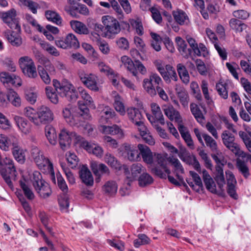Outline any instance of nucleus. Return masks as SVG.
Here are the masks:
<instances>
[{
	"mask_svg": "<svg viewBox=\"0 0 251 251\" xmlns=\"http://www.w3.org/2000/svg\"><path fill=\"white\" fill-rule=\"evenodd\" d=\"M53 85L56 91L71 102L75 101L77 99V93L75 87L68 82H63L61 84L56 79H53Z\"/></svg>",
	"mask_w": 251,
	"mask_h": 251,
	"instance_id": "obj_1",
	"label": "nucleus"
},
{
	"mask_svg": "<svg viewBox=\"0 0 251 251\" xmlns=\"http://www.w3.org/2000/svg\"><path fill=\"white\" fill-rule=\"evenodd\" d=\"M101 21L104 26L103 37L110 39L120 32V25L115 18L109 15H106L102 17Z\"/></svg>",
	"mask_w": 251,
	"mask_h": 251,
	"instance_id": "obj_2",
	"label": "nucleus"
},
{
	"mask_svg": "<svg viewBox=\"0 0 251 251\" xmlns=\"http://www.w3.org/2000/svg\"><path fill=\"white\" fill-rule=\"evenodd\" d=\"M0 166L1 167L6 166L7 168L1 167L0 168V173L8 186L12 188V183L11 178H15L16 176L17 172L14 165L13 161L9 157H5L1 158L0 161Z\"/></svg>",
	"mask_w": 251,
	"mask_h": 251,
	"instance_id": "obj_3",
	"label": "nucleus"
},
{
	"mask_svg": "<svg viewBox=\"0 0 251 251\" xmlns=\"http://www.w3.org/2000/svg\"><path fill=\"white\" fill-rule=\"evenodd\" d=\"M19 65L25 77L32 79L38 77L35 64L30 57L25 56L20 57L19 59Z\"/></svg>",
	"mask_w": 251,
	"mask_h": 251,
	"instance_id": "obj_4",
	"label": "nucleus"
},
{
	"mask_svg": "<svg viewBox=\"0 0 251 251\" xmlns=\"http://www.w3.org/2000/svg\"><path fill=\"white\" fill-rule=\"evenodd\" d=\"M163 81L161 78L156 73H151L149 78H145L143 86L145 91L151 97L156 95L155 90L157 87L162 86Z\"/></svg>",
	"mask_w": 251,
	"mask_h": 251,
	"instance_id": "obj_5",
	"label": "nucleus"
},
{
	"mask_svg": "<svg viewBox=\"0 0 251 251\" xmlns=\"http://www.w3.org/2000/svg\"><path fill=\"white\" fill-rule=\"evenodd\" d=\"M0 17L10 28L18 32L21 31L19 19L17 17V12L15 9L12 8L7 11L0 12Z\"/></svg>",
	"mask_w": 251,
	"mask_h": 251,
	"instance_id": "obj_6",
	"label": "nucleus"
},
{
	"mask_svg": "<svg viewBox=\"0 0 251 251\" xmlns=\"http://www.w3.org/2000/svg\"><path fill=\"white\" fill-rule=\"evenodd\" d=\"M72 141L75 145L78 142L77 133L75 132H69L66 129H62L59 134V144L60 148L63 151L68 150Z\"/></svg>",
	"mask_w": 251,
	"mask_h": 251,
	"instance_id": "obj_7",
	"label": "nucleus"
},
{
	"mask_svg": "<svg viewBox=\"0 0 251 251\" xmlns=\"http://www.w3.org/2000/svg\"><path fill=\"white\" fill-rule=\"evenodd\" d=\"M80 95L84 102H81L79 101V121L82 119L88 121L90 119L91 117L89 113V109L85 105H90L94 108H95V106L92 104V98L85 91H81Z\"/></svg>",
	"mask_w": 251,
	"mask_h": 251,
	"instance_id": "obj_8",
	"label": "nucleus"
},
{
	"mask_svg": "<svg viewBox=\"0 0 251 251\" xmlns=\"http://www.w3.org/2000/svg\"><path fill=\"white\" fill-rule=\"evenodd\" d=\"M121 59L125 67L133 76H137V70L142 75H145L147 73L146 68L139 60H135L133 62L130 58L126 55L122 56Z\"/></svg>",
	"mask_w": 251,
	"mask_h": 251,
	"instance_id": "obj_9",
	"label": "nucleus"
},
{
	"mask_svg": "<svg viewBox=\"0 0 251 251\" xmlns=\"http://www.w3.org/2000/svg\"><path fill=\"white\" fill-rule=\"evenodd\" d=\"M221 137L224 145L236 156H238L243 151L241 150L240 146L235 142L234 136L228 131H224L221 135Z\"/></svg>",
	"mask_w": 251,
	"mask_h": 251,
	"instance_id": "obj_10",
	"label": "nucleus"
},
{
	"mask_svg": "<svg viewBox=\"0 0 251 251\" xmlns=\"http://www.w3.org/2000/svg\"><path fill=\"white\" fill-rule=\"evenodd\" d=\"M35 126H40L50 123L53 120V114L47 106L42 105L37 110Z\"/></svg>",
	"mask_w": 251,
	"mask_h": 251,
	"instance_id": "obj_11",
	"label": "nucleus"
},
{
	"mask_svg": "<svg viewBox=\"0 0 251 251\" xmlns=\"http://www.w3.org/2000/svg\"><path fill=\"white\" fill-rule=\"evenodd\" d=\"M79 78L82 83L89 89L95 92L99 91L100 87L97 82L98 76L95 74L82 72Z\"/></svg>",
	"mask_w": 251,
	"mask_h": 251,
	"instance_id": "obj_12",
	"label": "nucleus"
},
{
	"mask_svg": "<svg viewBox=\"0 0 251 251\" xmlns=\"http://www.w3.org/2000/svg\"><path fill=\"white\" fill-rule=\"evenodd\" d=\"M31 155L34 162L40 169H44L46 167L48 168L50 164L52 163L49 158L44 156L43 152L37 148L32 149Z\"/></svg>",
	"mask_w": 251,
	"mask_h": 251,
	"instance_id": "obj_13",
	"label": "nucleus"
},
{
	"mask_svg": "<svg viewBox=\"0 0 251 251\" xmlns=\"http://www.w3.org/2000/svg\"><path fill=\"white\" fill-rule=\"evenodd\" d=\"M122 155L130 161H138L141 159L140 153L137 148L131 144L125 143L123 145Z\"/></svg>",
	"mask_w": 251,
	"mask_h": 251,
	"instance_id": "obj_14",
	"label": "nucleus"
},
{
	"mask_svg": "<svg viewBox=\"0 0 251 251\" xmlns=\"http://www.w3.org/2000/svg\"><path fill=\"white\" fill-rule=\"evenodd\" d=\"M77 43V37L73 33H69L64 39L56 40L55 42L57 47L63 49L77 48L78 47Z\"/></svg>",
	"mask_w": 251,
	"mask_h": 251,
	"instance_id": "obj_15",
	"label": "nucleus"
},
{
	"mask_svg": "<svg viewBox=\"0 0 251 251\" xmlns=\"http://www.w3.org/2000/svg\"><path fill=\"white\" fill-rule=\"evenodd\" d=\"M63 114L66 122L71 126L77 128L78 127V108L77 107L66 108L63 110Z\"/></svg>",
	"mask_w": 251,
	"mask_h": 251,
	"instance_id": "obj_16",
	"label": "nucleus"
},
{
	"mask_svg": "<svg viewBox=\"0 0 251 251\" xmlns=\"http://www.w3.org/2000/svg\"><path fill=\"white\" fill-rule=\"evenodd\" d=\"M18 142V138L13 135L7 136L4 134H0V148L2 150L8 151L11 146L14 148Z\"/></svg>",
	"mask_w": 251,
	"mask_h": 251,
	"instance_id": "obj_17",
	"label": "nucleus"
},
{
	"mask_svg": "<svg viewBox=\"0 0 251 251\" xmlns=\"http://www.w3.org/2000/svg\"><path fill=\"white\" fill-rule=\"evenodd\" d=\"M39 196L42 199L49 198L52 193L51 188L48 182L43 181L34 187Z\"/></svg>",
	"mask_w": 251,
	"mask_h": 251,
	"instance_id": "obj_18",
	"label": "nucleus"
},
{
	"mask_svg": "<svg viewBox=\"0 0 251 251\" xmlns=\"http://www.w3.org/2000/svg\"><path fill=\"white\" fill-rule=\"evenodd\" d=\"M175 91L183 107L184 108L188 107L189 97L186 89L181 85L176 84L175 86Z\"/></svg>",
	"mask_w": 251,
	"mask_h": 251,
	"instance_id": "obj_19",
	"label": "nucleus"
},
{
	"mask_svg": "<svg viewBox=\"0 0 251 251\" xmlns=\"http://www.w3.org/2000/svg\"><path fill=\"white\" fill-rule=\"evenodd\" d=\"M224 164H221L216 167V174L214 179L218 185V188L221 193L224 192V186L226 184L225 179L224 171L223 167Z\"/></svg>",
	"mask_w": 251,
	"mask_h": 251,
	"instance_id": "obj_20",
	"label": "nucleus"
},
{
	"mask_svg": "<svg viewBox=\"0 0 251 251\" xmlns=\"http://www.w3.org/2000/svg\"><path fill=\"white\" fill-rule=\"evenodd\" d=\"M91 168L94 174L98 177L96 178L97 182H99L101 175H109L110 171L108 168L104 164L101 163L97 165L96 163H93L91 164Z\"/></svg>",
	"mask_w": 251,
	"mask_h": 251,
	"instance_id": "obj_21",
	"label": "nucleus"
},
{
	"mask_svg": "<svg viewBox=\"0 0 251 251\" xmlns=\"http://www.w3.org/2000/svg\"><path fill=\"white\" fill-rule=\"evenodd\" d=\"M140 151L144 161L148 164L151 165L153 163V158L152 152L150 148L146 145L139 144L137 147Z\"/></svg>",
	"mask_w": 251,
	"mask_h": 251,
	"instance_id": "obj_22",
	"label": "nucleus"
},
{
	"mask_svg": "<svg viewBox=\"0 0 251 251\" xmlns=\"http://www.w3.org/2000/svg\"><path fill=\"white\" fill-rule=\"evenodd\" d=\"M202 177L206 189L212 193H217L216 184L208 172L204 169L202 170Z\"/></svg>",
	"mask_w": 251,
	"mask_h": 251,
	"instance_id": "obj_23",
	"label": "nucleus"
},
{
	"mask_svg": "<svg viewBox=\"0 0 251 251\" xmlns=\"http://www.w3.org/2000/svg\"><path fill=\"white\" fill-rule=\"evenodd\" d=\"M202 177L206 189L212 193H217L216 184L208 172L204 169L202 170Z\"/></svg>",
	"mask_w": 251,
	"mask_h": 251,
	"instance_id": "obj_24",
	"label": "nucleus"
},
{
	"mask_svg": "<svg viewBox=\"0 0 251 251\" xmlns=\"http://www.w3.org/2000/svg\"><path fill=\"white\" fill-rule=\"evenodd\" d=\"M176 42L177 44V49L180 54L185 58H188L192 53V50L187 48V45L186 42L180 37L176 38Z\"/></svg>",
	"mask_w": 251,
	"mask_h": 251,
	"instance_id": "obj_25",
	"label": "nucleus"
},
{
	"mask_svg": "<svg viewBox=\"0 0 251 251\" xmlns=\"http://www.w3.org/2000/svg\"><path fill=\"white\" fill-rule=\"evenodd\" d=\"M99 130L105 134L112 135L119 134L121 136L123 135L122 129L117 125H113L112 126L100 125L99 126Z\"/></svg>",
	"mask_w": 251,
	"mask_h": 251,
	"instance_id": "obj_26",
	"label": "nucleus"
},
{
	"mask_svg": "<svg viewBox=\"0 0 251 251\" xmlns=\"http://www.w3.org/2000/svg\"><path fill=\"white\" fill-rule=\"evenodd\" d=\"M80 178L87 186H91L94 183V179L91 172L85 165L81 168Z\"/></svg>",
	"mask_w": 251,
	"mask_h": 251,
	"instance_id": "obj_27",
	"label": "nucleus"
},
{
	"mask_svg": "<svg viewBox=\"0 0 251 251\" xmlns=\"http://www.w3.org/2000/svg\"><path fill=\"white\" fill-rule=\"evenodd\" d=\"M1 81L3 83H11L13 85L21 86V81L19 76L10 75L8 73L2 72L0 74Z\"/></svg>",
	"mask_w": 251,
	"mask_h": 251,
	"instance_id": "obj_28",
	"label": "nucleus"
},
{
	"mask_svg": "<svg viewBox=\"0 0 251 251\" xmlns=\"http://www.w3.org/2000/svg\"><path fill=\"white\" fill-rule=\"evenodd\" d=\"M168 162L174 167V171L176 176L180 181H182L183 178L179 174H184V170L179 160L174 156H170L168 159Z\"/></svg>",
	"mask_w": 251,
	"mask_h": 251,
	"instance_id": "obj_29",
	"label": "nucleus"
},
{
	"mask_svg": "<svg viewBox=\"0 0 251 251\" xmlns=\"http://www.w3.org/2000/svg\"><path fill=\"white\" fill-rule=\"evenodd\" d=\"M165 114L171 120L178 122L180 119L179 113L171 104L164 105L163 107Z\"/></svg>",
	"mask_w": 251,
	"mask_h": 251,
	"instance_id": "obj_30",
	"label": "nucleus"
},
{
	"mask_svg": "<svg viewBox=\"0 0 251 251\" xmlns=\"http://www.w3.org/2000/svg\"><path fill=\"white\" fill-rule=\"evenodd\" d=\"M126 113L129 120L136 124L143 119V116L140 110L136 108L130 107L126 110Z\"/></svg>",
	"mask_w": 251,
	"mask_h": 251,
	"instance_id": "obj_31",
	"label": "nucleus"
},
{
	"mask_svg": "<svg viewBox=\"0 0 251 251\" xmlns=\"http://www.w3.org/2000/svg\"><path fill=\"white\" fill-rule=\"evenodd\" d=\"M131 176L129 177L127 176V184L130 185V182L135 179L141 173H144L145 168L140 163L133 164L131 165L130 168Z\"/></svg>",
	"mask_w": 251,
	"mask_h": 251,
	"instance_id": "obj_32",
	"label": "nucleus"
},
{
	"mask_svg": "<svg viewBox=\"0 0 251 251\" xmlns=\"http://www.w3.org/2000/svg\"><path fill=\"white\" fill-rule=\"evenodd\" d=\"M14 119L17 126L23 133L26 134L29 132L30 125L25 119L18 116H15Z\"/></svg>",
	"mask_w": 251,
	"mask_h": 251,
	"instance_id": "obj_33",
	"label": "nucleus"
},
{
	"mask_svg": "<svg viewBox=\"0 0 251 251\" xmlns=\"http://www.w3.org/2000/svg\"><path fill=\"white\" fill-rule=\"evenodd\" d=\"M20 31H12L7 33L6 38L10 44L16 47H19L22 44V39L19 34Z\"/></svg>",
	"mask_w": 251,
	"mask_h": 251,
	"instance_id": "obj_34",
	"label": "nucleus"
},
{
	"mask_svg": "<svg viewBox=\"0 0 251 251\" xmlns=\"http://www.w3.org/2000/svg\"><path fill=\"white\" fill-rule=\"evenodd\" d=\"M168 159V157H167V154H154V159L157 162L158 165L164 169L166 174L170 175L171 171L167 167Z\"/></svg>",
	"mask_w": 251,
	"mask_h": 251,
	"instance_id": "obj_35",
	"label": "nucleus"
},
{
	"mask_svg": "<svg viewBox=\"0 0 251 251\" xmlns=\"http://www.w3.org/2000/svg\"><path fill=\"white\" fill-rule=\"evenodd\" d=\"M176 69L182 81L185 84H188L190 81V76L186 66L182 63H179L176 66Z\"/></svg>",
	"mask_w": 251,
	"mask_h": 251,
	"instance_id": "obj_36",
	"label": "nucleus"
},
{
	"mask_svg": "<svg viewBox=\"0 0 251 251\" xmlns=\"http://www.w3.org/2000/svg\"><path fill=\"white\" fill-rule=\"evenodd\" d=\"M152 114L154 118L159 121V123L164 125L165 123L164 116L159 106L155 103H152L151 105Z\"/></svg>",
	"mask_w": 251,
	"mask_h": 251,
	"instance_id": "obj_37",
	"label": "nucleus"
},
{
	"mask_svg": "<svg viewBox=\"0 0 251 251\" xmlns=\"http://www.w3.org/2000/svg\"><path fill=\"white\" fill-rule=\"evenodd\" d=\"M175 21L180 25H187L189 20L187 14L182 10H177L173 12Z\"/></svg>",
	"mask_w": 251,
	"mask_h": 251,
	"instance_id": "obj_38",
	"label": "nucleus"
},
{
	"mask_svg": "<svg viewBox=\"0 0 251 251\" xmlns=\"http://www.w3.org/2000/svg\"><path fill=\"white\" fill-rule=\"evenodd\" d=\"M45 133L50 144L55 145L57 143V135L55 129L50 125L47 126L45 127Z\"/></svg>",
	"mask_w": 251,
	"mask_h": 251,
	"instance_id": "obj_39",
	"label": "nucleus"
},
{
	"mask_svg": "<svg viewBox=\"0 0 251 251\" xmlns=\"http://www.w3.org/2000/svg\"><path fill=\"white\" fill-rule=\"evenodd\" d=\"M12 153L15 159L19 163L23 164L25 160V151L19 146V142L17 145L12 148Z\"/></svg>",
	"mask_w": 251,
	"mask_h": 251,
	"instance_id": "obj_40",
	"label": "nucleus"
},
{
	"mask_svg": "<svg viewBox=\"0 0 251 251\" xmlns=\"http://www.w3.org/2000/svg\"><path fill=\"white\" fill-rule=\"evenodd\" d=\"M47 19L58 25H62V19L59 14L55 11L47 10L45 12Z\"/></svg>",
	"mask_w": 251,
	"mask_h": 251,
	"instance_id": "obj_41",
	"label": "nucleus"
},
{
	"mask_svg": "<svg viewBox=\"0 0 251 251\" xmlns=\"http://www.w3.org/2000/svg\"><path fill=\"white\" fill-rule=\"evenodd\" d=\"M190 110L197 121L200 124L204 121V118L198 105L192 103L190 104Z\"/></svg>",
	"mask_w": 251,
	"mask_h": 251,
	"instance_id": "obj_42",
	"label": "nucleus"
},
{
	"mask_svg": "<svg viewBox=\"0 0 251 251\" xmlns=\"http://www.w3.org/2000/svg\"><path fill=\"white\" fill-rule=\"evenodd\" d=\"M97 65L100 71L109 77H114L116 75V73L109 66L106 65L103 62H97Z\"/></svg>",
	"mask_w": 251,
	"mask_h": 251,
	"instance_id": "obj_43",
	"label": "nucleus"
},
{
	"mask_svg": "<svg viewBox=\"0 0 251 251\" xmlns=\"http://www.w3.org/2000/svg\"><path fill=\"white\" fill-rule=\"evenodd\" d=\"M118 186L115 181H108L103 186V190L104 192L109 195H113L116 193Z\"/></svg>",
	"mask_w": 251,
	"mask_h": 251,
	"instance_id": "obj_44",
	"label": "nucleus"
},
{
	"mask_svg": "<svg viewBox=\"0 0 251 251\" xmlns=\"http://www.w3.org/2000/svg\"><path fill=\"white\" fill-rule=\"evenodd\" d=\"M230 27L236 32H242L247 28V25L240 20L233 18L229 21Z\"/></svg>",
	"mask_w": 251,
	"mask_h": 251,
	"instance_id": "obj_45",
	"label": "nucleus"
},
{
	"mask_svg": "<svg viewBox=\"0 0 251 251\" xmlns=\"http://www.w3.org/2000/svg\"><path fill=\"white\" fill-rule=\"evenodd\" d=\"M8 100L16 107H19L21 104V100L19 95L12 89L8 91Z\"/></svg>",
	"mask_w": 251,
	"mask_h": 251,
	"instance_id": "obj_46",
	"label": "nucleus"
},
{
	"mask_svg": "<svg viewBox=\"0 0 251 251\" xmlns=\"http://www.w3.org/2000/svg\"><path fill=\"white\" fill-rule=\"evenodd\" d=\"M121 97L117 94L114 96V106L115 110L120 113L122 116H124L126 114L125 107L124 103L122 101Z\"/></svg>",
	"mask_w": 251,
	"mask_h": 251,
	"instance_id": "obj_47",
	"label": "nucleus"
},
{
	"mask_svg": "<svg viewBox=\"0 0 251 251\" xmlns=\"http://www.w3.org/2000/svg\"><path fill=\"white\" fill-rule=\"evenodd\" d=\"M236 167L245 178H248L249 176L250 175L249 169L244 161L237 159L236 160Z\"/></svg>",
	"mask_w": 251,
	"mask_h": 251,
	"instance_id": "obj_48",
	"label": "nucleus"
},
{
	"mask_svg": "<svg viewBox=\"0 0 251 251\" xmlns=\"http://www.w3.org/2000/svg\"><path fill=\"white\" fill-rule=\"evenodd\" d=\"M104 160L106 163H107L111 167L115 169L120 170L121 168V164L117 160V159L109 153H106Z\"/></svg>",
	"mask_w": 251,
	"mask_h": 251,
	"instance_id": "obj_49",
	"label": "nucleus"
},
{
	"mask_svg": "<svg viewBox=\"0 0 251 251\" xmlns=\"http://www.w3.org/2000/svg\"><path fill=\"white\" fill-rule=\"evenodd\" d=\"M202 136L204 139L207 147L209 148L212 151H217L218 147L217 142L213 138L205 133L202 134Z\"/></svg>",
	"mask_w": 251,
	"mask_h": 251,
	"instance_id": "obj_50",
	"label": "nucleus"
},
{
	"mask_svg": "<svg viewBox=\"0 0 251 251\" xmlns=\"http://www.w3.org/2000/svg\"><path fill=\"white\" fill-rule=\"evenodd\" d=\"M20 2L24 6L27 7L34 14H36L37 13V9L40 8L38 3L31 0H20Z\"/></svg>",
	"mask_w": 251,
	"mask_h": 251,
	"instance_id": "obj_51",
	"label": "nucleus"
},
{
	"mask_svg": "<svg viewBox=\"0 0 251 251\" xmlns=\"http://www.w3.org/2000/svg\"><path fill=\"white\" fill-rule=\"evenodd\" d=\"M129 23L131 26L135 29L136 32L139 35H142L144 34V28L142 23L140 19H130Z\"/></svg>",
	"mask_w": 251,
	"mask_h": 251,
	"instance_id": "obj_52",
	"label": "nucleus"
},
{
	"mask_svg": "<svg viewBox=\"0 0 251 251\" xmlns=\"http://www.w3.org/2000/svg\"><path fill=\"white\" fill-rule=\"evenodd\" d=\"M40 46L43 50L47 51L50 54L53 56L57 57L60 55L59 52L57 50L54 46L48 43L41 42Z\"/></svg>",
	"mask_w": 251,
	"mask_h": 251,
	"instance_id": "obj_53",
	"label": "nucleus"
},
{
	"mask_svg": "<svg viewBox=\"0 0 251 251\" xmlns=\"http://www.w3.org/2000/svg\"><path fill=\"white\" fill-rule=\"evenodd\" d=\"M37 111L30 107H25L24 109L25 116L34 124L36 125Z\"/></svg>",
	"mask_w": 251,
	"mask_h": 251,
	"instance_id": "obj_54",
	"label": "nucleus"
},
{
	"mask_svg": "<svg viewBox=\"0 0 251 251\" xmlns=\"http://www.w3.org/2000/svg\"><path fill=\"white\" fill-rule=\"evenodd\" d=\"M78 0H68L70 4L68 13L73 17H76L78 13Z\"/></svg>",
	"mask_w": 251,
	"mask_h": 251,
	"instance_id": "obj_55",
	"label": "nucleus"
},
{
	"mask_svg": "<svg viewBox=\"0 0 251 251\" xmlns=\"http://www.w3.org/2000/svg\"><path fill=\"white\" fill-rule=\"evenodd\" d=\"M46 95L50 101L54 103L57 104L58 102V97L53 90V89L50 86H48L45 89Z\"/></svg>",
	"mask_w": 251,
	"mask_h": 251,
	"instance_id": "obj_56",
	"label": "nucleus"
},
{
	"mask_svg": "<svg viewBox=\"0 0 251 251\" xmlns=\"http://www.w3.org/2000/svg\"><path fill=\"white\" fill-rule=\"evenodd\" d=\"M138 180L139 185L144 187L152 183L153 179L149 174L144 172L139 177Z\"/></svg>",
	"mask_w": 251,
	"mask_h": 251,
	"instance_id": "obj_57",
	"label": "nucleus"
},
{
	"mask_svg": "<svg viewBox=\"0 0 251 251\" xmlns=\"http://www.w3.org/2000/svg\"><path fill=\"white\" fill-rule=\"evenodd\" d=\"M21 187L24 192L25 196L29 200H32L35 198V195L31 189L24 182L20 181Z\"/></svg>",
	"mask_w": 251,
	"mask_h": 251,
	"instance_id": "obj_58",
	"label": "nucleus"
},
{
	"mask_svg": "<svg viewBox=\"0 0 251 251\" xmlns=\"http://www.w3.org/2000/svg\"><path fill=\"white\" fill-rule=\"evenodd\" d=\"M226 86V83L223 84L221 82H219L216 84V89L218 94L224 99H226L228 97Z\"/></svg>",
	"mask_w": 251,
	"mask_h": 251,
	"instance_id": "obj_59",
	"label": "nucleus"
},
{
	"mask_svg": "<svg viewBox=\"0 0 251 251\" xmlns=\"http://www.w3.org/2000/svg\"><path fill=\"white\" fill-rule=\"evenodd\" d=\"M116 43L118 48L121 50H127L129 48L128 41L125 37L117 39Z\"/></svg>",
	"mask_w": 251,
	"mask_h": 251,
	"instance_id": "obj_60",
	"label": "nucleus"
},
{
	"mask_svg": "<svg viewBox=\"0 0 251 251\" xmlns=\"http://www.w3.org/2000/svg\"><path fill=\"white\" fill-rule=\"evenodd\" d=\"M187 41L189 43L190 46L192 48V50H193L194 53L197 56H201V51L198 47V45L196 43L195 40L191 37H187Z\"/></svg>",
	"mask_w": 251,
	"mask_h": 251,
	"instance_id": "obj_61",
	"label": "nucleus"
},
{
	"mask_svg": "<svg viewBox=\"0 0 251 251\" xmlns=\"http://www.w3.org/2000/svg\"><path fill=\"white\" fill-rule=\"evenodd\" d=\"M38 74L44 83L46 84H49L51 82V78L48 73L43 68L41 69H38Z\"/></svg>",
	"mask_w": 251,
	"mask_h": 251,
	"instance_id": "obj_62",
	"label": "nucleus"
},
{
	"mask_svg": "<svg viewBox=\"0 0 251 251\" xmlns=\"http://www.w3.org/2000/svg\"><path fill=\"white\" fill-rule=\"evenodd\" d=\"M31 181L34 187L44 180L42 179V175L39 172L35 171L32 174Z\"/></svg>",
	"mask_w": 251,
	"mask_h": 251,
	"instance_id": "obj_63",
	"label": "nucleus"
},
{
	"mask_svg": "<svg viewBox=\"0 0 251 251\" xmlns=\"http://www.w3.org/2000/svg\"><path fill=\"white\" fill-rule=\"evenodd\" d=\"M57 185L60 190H61L64 193H67L68 190V186L60 174H57L56 175Z\"/></svg>",
	"mask_w": 251,
	"mask_h": 251,
	"instance_id": "obj_64",
	"label": "nucleus"
}]
</instances>
